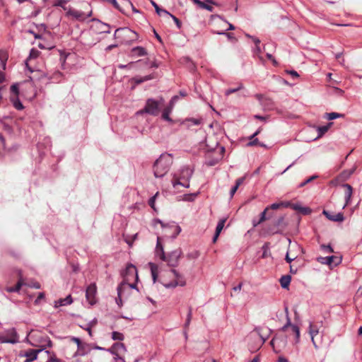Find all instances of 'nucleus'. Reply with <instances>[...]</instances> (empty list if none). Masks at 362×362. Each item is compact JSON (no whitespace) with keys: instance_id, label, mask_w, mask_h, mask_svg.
<instances>
[{"instance_id":"58","label":"nucleus","mask_w":362,"mask_h":362,"mask_svg":"<svg viewBox=\"0 0 362 362\" xmlns=\"http://www.w3.org/2000/svg\"><path fill=\"white\" fill-rule=\"evenodd\" d=\"M66 2H67L66 0H57L54 3V6L62 7L64 10H66V8L64 7V4H66Z\"/></svg>"},{"instance_id":"54","label":"nucleus","mask_w":362,"mask_h":362,"mask_svg":"<svg viewBox=\"0 0 362 362\" xmlns=\"http://www.w3.org/2000/svg\"><path fill=\"white\" fill-rule=\"evenodd\" d=\"M318 176L317 175H313L311 177H310L309 178H308L307 180H305L304 182H301L300 185H299V187H304L305 185L308 184L309 182H310L311 181H313V180L316 179Z\"/></svg>"},{"instance_id":"43","label":"nucleus","mask_w":362,"mask_h":362,"mask_svg":"<svg viewBox=\"0 0 362 362\" xmlns=\"http://www.w3.org/2000/svg\"><path fill=\"white\" fill-rule=\"evenodd\" d=\"M215 33L217 35H226L228 40L234 41V42H235L237 40L236 38L235 37L233 33H227L226 31H218V32H216Z\"/></svg>"},{"instance_id":"34","label":"nucleus","mask_w":362,"mask_h":362,"mask_svg":"<svg viewBox=\"0 0 362 362\" xmlns=\"http://www.w3.org/2000/svg\"><path fill=\"white\" fill-rule=\"evenodd\" d=\"M332 122H329L327 125L320 126L317 127L318 137H321L323 134H325L329 127L332 126Z\"/></svg>"},{"instance_id":"30","label":"nucleus","mask_w":362,"mask_h":362,"mask_svg":"<svg viewBox=\"0 0 362 362\" xmlns=\"http://www.w3.org/2000/svg\"><path fill=\"white\" fill-rule=\"evenodd\" d=\"M192 1L201 8L206 9L209 11H213L214 10L213 6L202 1L201 0H192Z\"/></svg>"},{"instance_id":"27","label":"nucleus","mask_w":362,"mask_h":362,"mask_svg":"<svg viewBox=\"0 0 362 362\" xmlns=\"http://www.w3.org/2000/svg\"><path fill=\"white\" fill-rule=\"evenodd\" d=\"M41 350H30V351L25 354V356L27 357L25 362H30L33 360L37 359V354L40 353Z\"/></svg>"},{"instance_id":"11","label":"nucleus","mask_w":362,"mask_h":362,"mask_svg":"<svg viewBox=\"0 0 362 362\" xmlns=\"http://www.w3.org/2000/svg\"><path fill=\"white\" fill-rule=\"evenodd\" d=\"M7 57L5 54L0 51V83L5 81L4 70L6 69Z\"/></svg>"},{"instance_id":"55","label":"nucleus","mask_w":362,"mask_h":362,"mask_svg":"<svg viewBox=\"0 0 362 362\" xmlns=\"http://www.w3.org/2000/svg\"><path fill=\"white\" fill-rule=\"evenodd\" d=\"M253 52H254V54L257 56L260 59H262V57H260V54L262 53V49H261L259 45H255V48L253 49Z\"/></svg>"},{"instance_id":"5","label":"nucleus","mask_w":362,"mask_h":362,"mask_svg":"<svg viewBox=\"0 0 362 362\" xmlns=\"http://www.w3.org/2000/svg\"><path fill=\"white\" fill-rule=\"evenodd\" d=\"M18 341V335L15 328H11L6 330L4 334L0 335L1 343L16 344Z\"/></svg>"},{"instance_id":"33","label":"nucleus","mask_w":362,"mask_h":362,"mask_svg":"<svg viewBox=\"0 0 362 362\" xmlns=\"http://www.w3.org/2000/svg\"><path fill=\"white\" fill-rule=\"evenodd\" d=\"M151 4L154 7L156 12L158 16H162L163 14L170 15V13L168 11H166L165 9L160 8L158 6V5L153 1H151Z\"/></svg>"},{"instance_id":"49","label":"nucleus","mask_w":362,"mask_h":362,"mask_svg":"<svg viewBox=\"0 0 362 362\" xmlns=\"http://www.w3.org/2000/svg\"><path fill=\"white\" fill-rule=\"evenodd\" d=\"M285 312L286 313L287 322L281 327V331H283V332H285L288 327L291 326V320H290V318L288 317V311L287 307L285 308Z\"/></svg>"},{"instance_id":"42","label":"nucleus","mask_w":362,"mask_h":362,"mask_svg":"<svg viewBox=\"0 0 362 362\" xmlns=\"http://www.w3.org/2000/svg\"><path fill=\"white\" fill-rule=\"evenodd\" d=\"M149 265H150V267H151V276H152L153 281V283H155L156 281V279H157L158 267L156 264H153V263H150Z\"/></svg>"},{"instance_id":"9","label":"nucleus","mask_w":362,"mask_h":362,"mask_svg":"<svg viewBox=\"0 0 362 362\" xmlns=\"http://www.w3.org/2000/svg\"><path fill=\"white\" fill-rule=\"evenodd\" d=\"M317 259L321 264L327 265H331L332 264L334 265H338L341 261L340 257L333 255L328 257H319Z\"/></svg>"},{"instance_id":"64","label":"nucleus","mask_w":362,"mask_h":362,"mask_svg":"<svg viewBox=\"0 0 362 362\" xmlns=\"http://www.w3.org/2000/svg\"><path fill=\"white\" fill-rule=\"evenodd\" d=\"M288 206H291L293 210L298 211H300V208H301V206L298 204H290L289 203Z\"/></svg>"},{"instance_id":"16","label":"nucleus","mask_w":362,"mask_h":362,"mask_svg":"<svg viewBox=\"0 0 362 362\" xmlns=\"http://www.w3.org/2000/svg\"><path fill=\"white\" fill-rule=\"evenodd\" d=\"M343 187L346 189L345 193H344V198H345V204L343 208H345L347 205L349 204L353 193V189L352 187L349 184H344L342 185Z\"/></svg>"},{"instance_id":"48","label":"nucleus","mask_w":362,"mask_h":362,"mask_svg":"<svg viewBox=\"0 0 362 362\" xmlns=\"http://www.w3.org/2000/svg\"><path fill=\"white\" fill-rule=\"evenodd\" d=\"M13 105L14 107L16 109H17L18 110H21L24 108L22 103L20 101V100L18 98H16V99H14L13 100Z\"/></svg>"},{"instance_id":"17","label":"nucleus","mask_w":362,"mask_h":362,"mask_svg":"<svg viewBox=\"0 0 362 362\" xmlns=\"http://www.w3.org/2000/svg\"><path fill=\"white\" fill-rule=\"evenodd\" d=\"M68 14L74 17L77 20H85L88 17H90L92 14L90 11L89 13L86 15L83 12L76 10H69Z\"/></svg>"},{"instance_id":"25","label":"nucleus","mask_w":362,"mask_h":362,"mask_svg":"<svg viewBox=\"0 0 362 362\" xmlns=\"http://www.w3.org/2000/svg\"><path fill=\"white\" fill-rule=\"evenodd\" d=\"M186 284V281L185 279L175 280L172 281L168 284H165L164 286L166 288H173L177 286H184Z\"/></svg>"},{"instance_id":"46","label":"nucleus","mask_w":362,"mask_h":362,"mask_svg":"<svg viewBox=\"0 0 362 362\" xmlns=\"http://www.w3.org/2000/svg\"><path fill=\"white\" fill-rule=\"evenodd\" d=\"M23 285V280L22 276H21V272L19 271V279H18L16 285L15 286H13V289L15 290V292H18Z\"/></svg>"},{"instance_id":"36","label":"nucleus","mask_w":362,"mask_h":362,"mask_svg":"<svg viewBox=\"0 0 362 362\" xmlns=\"http://www.w3.org/2000/svg\"><path fill=\"white\" fill-rule=\"evenodd\" d=\"M93 21H98L99 23H100V25L102 26L101 28H100V29L101 30V33H110V25L109 24L102 23L98 19L93 18Z\"/></svg>"},{"instance_id":"24","label":"nucleus","mask_w":362,"mask_h":362,"mask_svg":"<svg viewBox=\"0 0 362 362\" xmlns=\"http://www.w3.org/2000/svg\"><path fill=\"white\" fill-rule=\"evenodd\" d=\"M131 54L132 57H143L147 54L146 50L142 47H136L132 49Z\"/></svg>"},{"instance_id":"32","label":"nucleus","mask_w":362,"mask_h":362,"mask_svg":"<svg viewBox=\"0 0 362 362\" xmlns=\"http://www.w3.org/2000/svg\"><path fill=\"white\" fill-rule=\"evenodd\" d=\"M289 205V202H279V203H274L269 206H268L267 207H266V209H268V211L269 210H276L278 209H279L280 207L281 206H284V207H288Z\"/></svg>"},{"instance_id":"3","label":"nucleus","mask_w":362,"mask_h":362,"mask_svg":"<svg viewBox=\"0 0 362 362\" xmlns=\"http://www.w3.org/2000/svg\"><path fill=\"white\" fill-rule=\"evenodd\" d=\"M163 101V98H160V101L148 98L146 102L144 109L137 112V114L147 113L153 116H157L160 112V103Z\"/></svg>"},{"instance_id":"38","label":"nucleus","mask_w":362,"mask_h":362,"mask_svg":"<svg viewBox=\"0 0 362 362\" xmlns=\"http://www.w3.org/2000/svg\"><path fill=\"white\" fill-rule=\"evenodd\" d=\"M117 297L115 298V301H116V303L117 304V305L119 307H122V301L124 300L123 298V295H124V291H122L121 293H119V288L117 286Z\"/></svg>"},{"instance_id":"52","label":"nucleus","mask_w":362,"mask_h":362,"mask_svg":"<svg viewBox=\"0 0 362 362\" xmlns=\"http://www.w3.org/2000/svg\"><path fill=\"white\" fill-rule=\"evenodd\" d=\"M354 170H355V169H351L350 170H344L341 173V176L344 179H347L351 176V175H352L354 173Z\"/></svg>"},{"instance_id":"13","label":"nucleus","mask_w":362,"mask_h":362,"mask_svg":"<svg viewBox=\"0 0 362 362\" xmlns=\"http://www.w3.org/2000/svg\"><path fill=\"white\" fill-rule=\"evenodd\" d=\"M77 348L78 349L74 354V356H85L91 350L90 344L86 343H81L79 346H77Z\"/></svg>"},{"instance_id":"56","label":"nucleus","mask_w":362,"mask_h":362,"mask_svg":"<svg viewBox=\"0 0 362 362\" xmlns=\"http://www.w3.org/2000/svg\"><path fill=\"white\" fill-rule=\"evenodd\" d=\"M320 247L325 252H334V250L330 245H322Z\"/></svg>"},{"instance_id":"61","label":"nucleus","mask_w":362,"mask_h":362,"mask_svg":"<svg viewBox=\"0 0 362 362\" xmlns=\"http://www.w3.org/2000/svg\"><path fill=\"white\" fill-rule=\"evenodd\" d=\"M199 256V253L198 251H194L192 252H190L187 254V257L189 259H197Z\"/></svg>"},{"instance_id":"45","label":"nucleus","mask_w":362,"mask_h":362,"mask_svg":"<svg viewBox=\"0 0 362 362\" xmlns=\"http://www.w3.org/2000/svg\"><path fill=\"white\" fill-rule=\"evenodd\" d=\"M23 285V280L22 276H21V272L19 271V279H18L16 285L15 286H13V289L15 290V292H18Z\"/></svg>"},{"instance_id":"39","label":"nucleus","mask_w":362,"mask_h":362,"mask_svg":"<svg viewBox=\"0 0 362 362\" xmlns=\"http://www.w3.org/2000/svg\"><path fill=\"white\" fill-rule=\"evenodd\" d=\"M112 339L114 341H123L124 339V336L122 333L114 331L112 332Z\"/></svg>"},{"instance_id":"2","label":"nucleus","mask_w":362,"mask_h":362,"mask_svg":"<svg viewBox=\"0 0 362 362\" xmlns=\"http://www.w3.org/2000/svg\"><path fill=\"white\" fill-rule=\"evenodd\" d=\"M193 175V170L189 166H182L177 173L173 176L172 184L174 187L181 185L184 187H189V180Z\"/></svg>"},{"instance_id":"21","label":"nucleus","mask_w":362,"mask_h":362,"mask_svg":"<svg viewBox=\"0 0 362 362\" xmlns=\"http://www.w3.org/2000/svg\"><path fill=\"white\" fill-rule=\"evenodd\" d=\"M275 226L278 228H281V229H278L276 230H272L270 231V234L274 235V234H281L282 233V227H284L286 225L284 224V217L281 216L279 217L274 223Z\"/></svg>"},{"instance_id":"59","label":"nucleus","mask_w":362,"mask_h":362,"mask_svg":"<svg viewBox=\"0 0 362 362\" xmlns=\"http://www.w3.org/2000/svg\"><path fill=\"white\" fill-rule=\"evenodd\" d=\"M115 351L117 352V356H120V354L122 352H126L127 351V349H126V346L125 345L123 344V347H120V346H117V348H115Z\"/></svg>"},{"instance_id":"29","label":"nucleus","mask_w":362,"mask_h":362,"mask_svg":"<svg viewBox=\"0 0 362 362\" xmlns=\"http://www.w3.org/2000/svg\"><path fill=\"white\" fill-rule=\"evenodd\" d=\"M260 132V130H257L252 135L250 136V141L247 144V146H253L259 145V141L257 138H256V136H257Z\"/></svg>"},{"instance_id":"51","label":"nucleus","mask_w":362,"mask_h":362,"mask_svg":"<svg viewBox=\"0 0 362 362\" xmlns=\"http://www.w3.org/2000/svg\"><path fill=\"white\" fill-rule=\"evenodd\" d=\"M192 308L189 307V310H188V313H187V319H186V322L185 323V328L187 327L189 325L191 320H192Z\"/></svg>"},{"instance_id":"28","label":"nucleus","mask_w":362,"mask_h":362,"mask_svg":"<svg viewBox=\"0 0 362 362\" xmlns=\"http://www.w3.org/2000/svg\"><path fill=\"white\" fill-rule=\"evenodd\" d=\"M291 276L290 275L282 276L280 279L281 286L283 288H287L291 283Z\"/></svg>"},{"instance_id":"19","label":"nucleus","mask_w":362,"mask_h":362,"mask_svg":"<svg viewBox=\"0 0 362 362\" xmlns=\"http://www.w3.org/2000/svg\"><path fill=\"white\" fill-rule=\"evenodd\" d=\"M160 238L158 237L157 238V244L156 247V256L159 257L160 259H164L165 257V253L164 252L163 247L160 242Z\"/></svg>"},{"instance_id":"7","label":"nucleus","mask_w":362,"mask_h":362,"mask_svg":"<svg viewBox=\"0 0 362 362\" xmlns=\"http://www.w3.org/2000/svg\"><path fill=\"white\" fill-rule=\"evenodd\" d=\"M97 287L95 283L90 284L86 290V298L90 305H93L96 303Z\"/></svg>"},{"instance_id":"6","label":"nucleus","mask_w":362,"mask_h":362,"mask_svg":"<svg viewBox=\"0 0 362 362\" xmlns=\"http://www.w3.org/2000/svg\"><path fill=\"white\" fill-rule=\"evenodd\" d=\"M122 275L124 279L123 281H131L134 279L136 281H137L139 279L137 269L136 267L132 264H129L127 265V267L122 272Z\"/></svg>"},{"instance_id":"44","label":"nucleus","mask_w":362,"mask_h":362,"mask_svg":"<svg viewBox=\"0 0 362 362\" xmlns=\"http://www.w3.org/2000/svg\"><path fill=\"white\" fill-rule=\"evenodd\" d=\"M291 328L292 332L296 335V341L297 343V342L299 341V339H300V329H299V327L297 325H296L291 324Z\"/></svg>"},{"instance_id":"1","label":"nucleus","mask_w":362,"mask_h":362,"mask_svg":"<svg viewBox=\"0 0 362 362\" xmlns=\"http://www.w3.org/2000/svg\"><path fill=\"white\" fill-rule=\"evenodd\" d=\"M173 164V156L170 153H162L155 161L153 168L156 177H163L169 171Z\"/></svg>"},{"instance_id":"63","label":"nucleus","mask_w":362,"mask_h":362,"mask_svg":"<svg viewBox=\"0 0 362 362\" xmlns=\"http://www.w3.org/2000/svg\"><path fill=\"white\" fill-rule=\"evenodd\" d=\"M11 91L16 94V95H18V84H13L11 86Z\"/></svg>"},{"instance_id":"15","label":"nucleus","mask_w":362,"mask_h":362,"mask_svg":"<svg viewBox=\"0 0 362 362\" xmlns=\"http://www.w3.org/2000/svg\"><path fill=\"white\" fill-rule=\"evenodd\" d=\"M308 332L311 337V341L315 348H317L316 343L315 341V337L317 336L319 333V327L317 325H314L313 322L309 323V327H308Z\"/></svg>"},{"instance_id":"40","label":"nucleus","mask_w":362,"mask_h":362,"mask_svg":"<svg viewBox=\"0 0 362 362\" xmlns=\"http://www.w3.org/2000/svg\"><path fill=\"white\" fill-rule=\"evenodd\" d=\"M226 221V218H222V219L219 220V221L218 222V224L216 228V232H215V233H216V236H219L223 228L224 227Z\"/></svg>"},{"instance_id":"62","label":"nucleus","mask_w":362,"mask_h":362,"mask_svg":"<svg viewBox=\"0 0 362 362\" xmlns=\"http://www.w3.org/2000/svg\"><path fill=\"white\" fill-rule=\"evenodd\" d=\"M169 16H170L173 20L174 21V22L175 23L177 27L178 28H181V25H182V23H181V21L177 18L175 17V16H173V14L170 13V15H168Z\"/></svg>"},{"instance_id":"57","label":"nucleus","mask_w":362,"mask_h":362,"mask_svg":"<svg viewBox=\"0 0 362 362\" xmlns=\"http://www.w3.org/2000/svg\"><path fill=\"white\" fill-rule=\"evenodd\" d=\"M170 271L176 278V280L184 279L182 275L180 274L176 269H172Z\"/></svg>"},{"instance_id":"60","label":"nucleus","mask_w":362,"mask_h":362,"mask_svg":"<svg viewBox=\"0 0 362 362\" xmlns=\"http://www.w3.org/2000/svg\"><path fill=\"white\" fill-rule=\"evenodd\" d=\"M39 55V51L35 49H32L30 52L29 57L30 59L32 58H37Z\"/></svg>"},{"instance_id":"26","label":"nucleus","mask_w":362,"mask_h":362,"mask_svg":"<svg viewBox=\"0 0 362 362\" xmlns=\"http://www.w3.org/2000/svg\"><path fill=\"white\" fill-rule=\"evenodd\" d=\"M268 212V209H265L261 214L259 219L257 221V223L254 224V227H257L259 224L262 223L267 219H269L273 216V214L272 213H269L267 216V214Z\"/></svg>"},{"instance_id":"22","label":"nucleus","mask_w":362,"mask_h":362,"mask_svg":"<svg viewBox=\"0 0 362 362\" xmlns=\"http://www.w3.org/2000/svg\"><path fill=\"white\" fill-rule=\"evenodd\" d=\"M141 64H145L148 65L147 61L143 62L142 60H138L135 62H130L127 64H119V65H118V68L121 69H132L136 68L139 65H140Z\"/></svg>"},{"instance_id":"23","label":"nucleus","mask_w":362,"mask_h":362,"mask_svg":"<svg viewBox=\"0 0 362 362\" xmlns=\"http://www.w3.org/2000/svg\"><path fill=\"white\" fill-rule=\"evenodd\" d=\"M72 302H73L72 298H71V295H69L68 296H66L64 298H60L58 300H56L54 306L56 308H58V307H61V306L68 305L71 304Z\"/></svg>"},{"instance_id":"14","label":"nucleus","mask_w":362,"mask_h":362,"mask_svg":"<svg viewBox=\"0 0 362 362\" xmlns=\"http://www.w3.org/2000/svg\"><path fill=\"white\" fill-rule=\"evenodd\" d=\"M322 214L327 218V219L332 221L342 222L344 220V214L340 212L336 214H331L327 211L324 210Z\"/></svg>"},{"instance_id":"4","label":"nucleus","mask_w":362,"mask_h":362,"mask_svg":"<svg viewBox=\"0 0 362 362\" xmlns=\"http://www.w3.org/2000/svg\"><path fill=\"white\" fill-rule=\"evenodd\" d=\"M182 255V250L178 248L165 255V257L162 260L166 262L169 267H176L179 264V260Z\"/></svg>"},{"instance_id":"37","label":"nucleus","mask_w":362,"mask_h":362,"mask_svg":"<svg viewBox=\"0 0 362 362\" xmlns=\"http://www.w3.org/2000/svg\"><path fill=\"white\" fill-rule=\"evenodd\" d=\"M344 117V115L340 114L338 112H329V113H326V118L329 120H333V119H335L337 118H341Z\"/></svg>"},{"instance_id":"18","label":"nucleus","mask_w":362,"mask_h":362,"mask_svg":"<svg viewBox=\"0 0 362 362\" xmlns=\"http://www.w3.org/2000/svg\"><path fill=\"white\" fill-rule=\"evenodd\" d=\"M252 337H253L255 340L258 339V346H261L267 340L266 337H263L261 334L260 329L259 328H255L251 335Z\"/></svg>"},{"instance_id":"41","label":"nucleus","mask_w":362,"mask_h":362,"mask_svg":"<svg viewBox=\"0 0 362 362\" xmlns=\"http://www.w3.org/2000/svg\"><path fill=\"white\" fill-rule=\"evenodd\" d=\"M244 86L242 83H240V85H238L236 88H228L227 89L226 91H225V95L226 96H228L229 95L232 94V93H236L242 89H243Z\"/></svg>"},{"instance_id":"12","label":"nucleus","mask_w":362,"mask_h":362,"mask_svg":"<svg viewBox=\"0 0 362 362\" xmlns=\"http://www.w3.org/2000/svg\"><path fill=\"white\" fill-rule=\"evenodd\" d=\"M129 281H122L121 284H119L118 287L119 288V293L123 291L124 293L126 291H131L132 293L133 289H135L136 292H139L138 288L135 284H130Z\"/></svg>"},{"instance_id":"31","label":"nucleus","mask_w":362,"mask_h":362,"mask_svg":"<svg viewBox=\"0 0 362 362\" xmlns=\"http://www.w3.org/2000/svg\"><path fill=\"white\" fill-rule=\"evenodd\" d=\"M262 255L261 257L262 259H265V258L271 256L272 254L270 252V247H269V243H265L263 245V246L262 247Z\"/></svg>"},{"instance_id":"10","label":"nucleus","mask_w":362,"mask_h":362,"mask_svg":"<svg viewBox=\"0 0 362 362\" xmlns=\"http://www.w3.org/2000/svg\"><path fill=\"white\" fill-rule=\"evenodd\" d=\"M177 98H178L177 96L173 97L170 102L169 106L163 110V113H162V118L164 120L169 122H173V119L170 117V114L171 113V112L173 110L174 102Z\"/></svg>"},{"instance_id":"53","label":"nucleus","mask_w":362,"mask_h":362,"mask_svg":"<svg viewBox=\"0 0 362 362\" xmlns=\"http://www.w3.org/2000/svg\"><path fill=\"white\" fill-rule=\"evenodd\" d=\"M187 122H189L191 123L192 125H199L202 123V119H196V118H189L187 119Z\"/></svg>"},{"instance_id":"35","label":"nucleus","mask_w":362,"mask_h":362,"mask_svg":"<svg viewBox=\"0 0 362 362\" xmlns=\"http://www.w3.org/2000/svg\"><path fill=\"white\" fill-rule=\"evenodd\" d=\"M117 346L123 347V343L116 342L113 344L110 348L106 349L105 351L110 353L114 356H117V352L115 351V348H117Z\"/></svg>"},{"instance_id":"50","label":"nucleus","mask_w":362,"mask_h":362,"mask_svg":"<svg viewBox=\"0 0 362 362\" xmlns=\"http://www.w3.org/2000/svg\"><path fill=\"white\" fill-rule=\"evenodd\" d=\"M158 195V192H156L155 195L151 197L148 200V205L153 209L156 210L155 208V202L157 196Z\"/></svg>"},{"instance_id":"20","label":"nucleus","mask_w":362,"mask_h":362,"mask_svg":"<svg viewBox=\"0 0 362 362\" xmlns=\"http://www.w3.org/2000/svg\"><path fill=\"white\" fill-rule=\"evenodd\" d=\"M129 33L136 35L135 32H133L132 30L127 28H119L115 30L114 33V38H119L121 37V34L124 35H128Z\"/></svg>"},{"instance_id":"47","label":"nucleus","mask_w":362,"mask_h":362,"mask_svg":"<svg viewBox=\"0 0 362 362\" xmlns=\"http://www.w3.org/2000/svg\"><path fill=\"white\" fill-rule=\"evenodd\" d=\"M279 342H282L283 345H285L286 339H281L279 337H274L270 341V344L273 346V348L275 349V344H279Z\"/></svg>"},{"instance_id":"8","label":"nucleus","mask_w":362,"mask_h":362,"mask_svg":"<svg viewBox=\"0 0 362 362\" xmlns=\"http://www.w3.org/2000/svg\"><path fill=\"white\" fill-rule=\"evenodd\" d=\"M155 223H158L161 225L162 228H166L168 229L173 230V234L171 235L172 238H175L181 232L182 229L180 226L177 225L175 222H171L169 223H164L160 219H155Z\"/></svg>"}]
</instances>
